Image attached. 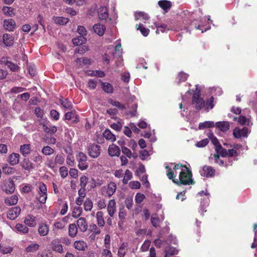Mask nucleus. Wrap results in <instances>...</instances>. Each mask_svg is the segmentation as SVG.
Listing matches in <instances>:
<instances>
[{
	"label": "nucleus",
	"mask_w": 257,
	"mask_h": 257,
	"mask_svg": "<svg viewBox=\"0 0 257 257\" xmlns=\"http://www.w3.org/2000/svg\"><path fill=\"white\" fill-rule=\"evenodd\" d=\"M88 74L98 77H103L105 76L104 72L101 70L92 71L91 73H88Z\"/></svg>",
	"instance_id": "nucleus-62"
},
{
	"label": "nucleus",
	"mask_w": 257,
	"mask_h": 257,
	"mask_svg": "<svg viewBox=\"0 0 257 257\" xmlns=\"http://www.w3.org/2000/svg\"><path fill=\"white\" fill-rule=\"evenodd\" d=\"M65 118L73 123H77L79 121V117L75 110L66 112L65 114Z\"/></svg>",
	"instance_id": "nucleus-17"
},
{
	"label": "nucleus",
	"mask_w": 257,
	"mask_h": 257,
	"mask_svg": "<svg viewBox=\"0 0 257 257\" xmlns=\"http://www.w3.org/2000/svg\"><path fill=\"white\" fill-rule=\"evenodd\" d=\"M135 17L136 20H143L145 22H146V21L148 20L149 18L148 15L143 12H138L135 13Z\"/></svg>",
	"instance_id": "nucleus-45"
},
{
	"label": "nucleus",
	"mask_w": 257,
	"mask_h": 257,
	"mask_svg": "<svg viewBox=\"0 0 257 257\" xmlns=\"http://www.w3.org/2000/svg\"><path fill=\"white\" fill-rule=\"evenodd\" d=\"M115 46L114 49V52L113 55L114 56L120 57L122 54V49L121 47L120 40H117L115 41Z\"/></svg>",
	"instance_id": "nucleus-36"
},
{
	"label": "nucleus",
	"mask_w": 257,
	"mask_h": 257,
	"mask_svg": "<svg viewBox=\"0 0 257 257\" xmlns=\"http://www.w3.org/2000/svg\"><path fill=\"white\" fill-rule=\"evenodd\" d=\"M103 136L106 140H108L111 142H114L116 140L115 136L108 129L105 130L103 133Z\"/></svg>",
	"instance_id": "nucleus-28"
},
{
	"label": "nucleus",
	"mask_w": 257,
	"mask_h": 257,
	"mask_svg": "<svg viewBox=\"0 0 257 257\" xmlns=\"http://www.w3.org/2000/svg\"><path fill=\"white\" fill-rule=\"evenodd\" d=\"M1 63L2 64L7 66L13 71H18L19 70V67L17 64L11 62L9 58H2L1 60Z\"/></svg>",
	"instance_id": "nucleus-12"
},
{
	"label": "nucleus",
	"mask_w": 257,
	"mask_h": 257,
	"mask_svg": "<svg viewBox=\"0 0 257 257\" xmlns=\"http://www.w3.org/2000/svg\"><path fill=\"white\" fill-rule=\"evenodd\" d=\"M215 126L219 129L221 131L226 132L229 130L230 125L228 121H222L216 122L215 123Z\"/></svg>",
	"instance_id": "nucleus-21"
},
{
	"label": "nucleus",
	"mask_w": 257,
	"mask_h": 257,
	"mask_svg": "<svg viewBox=\"0 0 257 257\" xmlns=\"http://www.w3.org/2000/svg\"><path fill=\"white\" fill-rule=\"evenodd\" d=\"M87 150L89 156L92 158H97L101 153L100 146L94 143L89 144Z\"/></svg>",
	"instance_id": "nucleus-4"
},
{
	"label": "nucleus",
	"mask_w": 257,
	"mask_h": 257,
	"mask_svg": "<svg viewBox=\"0 0 257 257\" xmlns=\"http://www.w3.org/2000/svg\"><path fill=\"white\" fill-rule=\"evenodd\" d=\"M93 28L94 32L99 36H102L105 30V26L100 24H95Z\"/></svg>",
	"instance_id": "nucleus-24"
},
{
	"label": "nucleus",
	"mask_w": 257,
	"mask_h": 257,
	"mask_svg": "<svg viewBox=\"0 0 257 257\" xmlns=\"http://www.w3.org/2000/svg\"><path fill=\"white\" fill-rule=\"evenodd\" d=\"M116 190V185L113 182H109L106 186H103L101 188L102 194L107 196L108 197L112 196Z\"/></svg>",
	"instance_id": "nucleus-7"
},
{
	"label": "nucleus",
	"mask_w": 257,
	"mask_h": 257,
	"mask_svg": "<svg viewBox=\"0 0 257 257\" xmlns=\"http://www.w3.org/2000/svg\"><path fill=\"white\" fill-rule=\"evenodd\" d=\"M20 155L17 153H12L9 157L10 164L14 166L17 164L19 162Z\"/></svg>",
	"instance_id": "nucleus-32"
},
{
	"label": "nucleus",
	"mask_w": 257,
	"mask_h": 257,
	"mask_svg": "<svg viewBox=\"0 0 257 257\" xmlns=\"http://www.w3.org/2000/svg\"><path fill=\"white\" fill-rule=\"evenodd\" d=\"M64 158L61 154H57L55 159V163L56 164L62 165L64 162Z\"/></svg>",
	"instance_id": "nucleus-63"
},
{
	"label": "nucleus",
	"mask_w": 257,
	"mask_h": 257,
	"mask_svg": "<svg viewBox=\"0 0 257 257\" xmlns=\"http://www.w3.org/2000/svg\"><path fill=\"white\" fill-rule=\"evenodd\" d=\"M15 169L14 168L9 166L8 165H5L3 167V171L5 174H12L15 172Z\"/></svg>",
	"instance_id": "nucleus-61"
},
{
	"label": "nucleus",
	"mask_w": 257,
	"mask_h": 257,
	"mask_svg": "<svg viewBox=\"0 0 257 257\" xmlns=\"http://www.w3.org/2000/svg\"><path fill=\"white\" fill-rule=\"evenodd\" d=\"M96 218L97 224L100 227H102L105 224V221L103 218V213L102 211H98L96 214Z\"/></svg>",
	"instance_id": "nucleus-31"
},
{
	"label": "nucleus",
	"mask_w": 257,
	"mask_h": 257,
	"mask_svg": "<svg viewBox=\"0 0 257 257\" xmlns=\"http://www.w3.org/2000/svg\"><path fill=\"white\" fill-rule=\"evenodd\" d=\"M100 80L98 79H90L88 82V87L91 89H94L97 83L99 82Z\"/></svg>",
	"instance_id": "nucleus-58"
},
{
	"label": "nucleus",
	"mask_w": 257,
	"mask_h": 257,
	"mask_svg": "<svg viewBox=\"0 0 257 257\" xmlns=\"http://www.w3.org/2000/svg\"><path fill=\"white\" fill-rule=\"evenodd\" d=\"M31 150L30 144H25L22 145L20 148L21 153L24 156H27L29 155Z\"/></svg>",
	"instance_id": "nucleus-39"
},
{
	"label": "nucleus",
	"mask_w": 257,
	"mask_h": 257,
	"mask_svg": "<svg viewBox=\"0 0 257 257\" xmlns=\"http://www.w3.org/2000/svg\"><path fill=\"white\" fill-rule=\"evenodd\" d=\"M24 222L26 225L31 227H34L36 224V218L33 215H28L26 217Z\"/></svg>",
	"instance_id": "nucleus-23"
},
{
	"label": "nucleus",
	"mask_w": 257,
	"mask_h": 257,
	"mask_svg": "<svg viewBox=\"0 0 257 257\" xmlns=\"http://www.w3.org/2000/svg\"><path fill=\"white\" fill-rule=\"evenodd\" d=\"M93 205V202L89 198H86L83 204L84 209L86 211H91Z\"/></svg>",
	"instance_id": "nucleus-46"
},
{
	"label": "nucleus",
	"mask_w": 257,
	"mask_h": 257,
	"mask_svg": "<svg viewBox=\"0 0 257 257\" xmlns=\"http://www.w3.org/2000/svg\"><path fill=\"white\" fill-rule=\"evenodd\" d=\"M38 192V194L37 196L38 200L41 203H45L47 199V189L44 183L41 182L39 184Z\"/></svg>",
	"instance_id": "nucleus-3"
},
{
	"label": "nucleus",
	"mask_w": 257,
	"mask_h": 257,
	"mask_svg": "<svg viewBox=\"0 0 257 257\" xmlns=\"http://www.w3.org/2000/svg\"><path fill=\"white\" fill-rule=\"evenodd\" d=\"M155 27L157 28L156 33L159 34V31H161L162 33L166 32V30H174V31H179L180 30H182V28H178L175 27V28H167V26L165 24L160 25L157 23H154Z\"/></svg>",
	"instance_id": "nucleus-16"
},
{
	"label": "nucleus",
	"mask_w": 257,
	"mask_h": 257,
	"mask_svg": "<svg viewBox=\"0 0 257 257\" xmlns=\"http://www.w3.org/2000/svg\"><path fill=\"white\" fill-rule=\"evenodd\" d=\"M200 196L203 197L201 198L200 209L199 212L201 214L206 212V208L208 206L209 203V194L207 192L201 191L198 193Z\"/></svg>",
	"instance_id": "nucleus-5"
},
{
	"label": "nucleus",
	"mask_w": 257,
	"mask_h": 257,
	"mask_svg": "<svg viewBox=\"0 0 257 257\" xmlns=\"http://www.w3.org/2000/svg\"><path fill=\"white\" fill-rule=\"evenodd\" d=\"M212 159H213L214 162L216 164H218L219 166H227V165L224 163V160L220 159L219 156L218 155H214L213 157H210Z\"/></svg>",
	"instance_id": "nucleus-50"
},
{
	"label": "nucleus",
	"mask_w": 257,
	"mask_h": 257,
	"mask_svg": "<svg viewBox=\"0 0 257 257\" xmlns=\"http://www.w3.org/2000/svg\"><path fill=\"white\" fill-rule=\"evenodd\" d=\"M248 130L247 127H244L242 129L237 127L234 128L233 132V135L235 138L239 139L241 137H246L247 136Z\"/></svg>",
	"instance_id": "nucleus-13"
},
{
	"label": "nucleus",
	"mask_w": 257,
	"mask_h": 257,
	"mask_svg": "<svg viewBox=\"0 0 257 257\" xmlns=\"http://www.w3.org/2000/svg\"><path fill=\"white\" fill-rule=\"evenodd\" d=\"M20 207L16 206L11 208L8 212L7 217L11 220L15 219L21 213Z\"/></svg>",
	"instance_id": "nucleus-11"
},
{
	"label": "nucleus",
	"mask_w": 257,
	"mask_h": 257,
	"mask_svg": "<svg viewBox=\"0 0 257 257\" xmlns=\"http://www.w3.org/2000/svg\"><path fill=\"white\" fill-rule=\"evenodd\" d=\"M3 43L7 46H11L13 44L14 38L9 34H5L3 37Z\"/></svg>",
	"instance_id": "nucleus-26"
},
{
	"label": "nucleus",
	"mask_w": 257,
	"mask_h": 257,
	"mask_svg": "<svg viewBox=\"0 0 257 257\" xmlns=\"http://www.w3.org/2000/svg\"><path fill=\"white\" fill-rule=\"evenodd\" d=\"M108 153L111 157H118L120 154V150L117 146L112 144L108 148Z\"/></svg>",
	"instance_id": "nucleus-18"
},
{
	"label": "nucleus",
	"mask_w": 257,
	"mask_h": 257,
	"mask_svg": "<svg viewBox=\"0 0 257 257\" xmlns=\"http://www.w3.org/2000/svg\"><path fill=\"white\" fill-rule=\"evenodd\" d=\"M77 225L74 223L70 224L69 226L68 232L69 235L72 237H75L77 233Z\"/></svg>",
	"instance_id": "nucleus-40"
},
{
	"label": "nucleus",
	"mask_w": 257,
	"mask_h": 257,
	"mask_svg": "<svg viewBox=\"0 0 257 257\" xmlns=\"http://www.w3.org/2000/svg\"><path fill=\"white\" fill-rule=\"evenodd\" d=\"M86 41V39L83 36H80L72 40L73 44L75 46H79L84 44Z\"/></svg>",
	"instance_id": "nucleus-43"
},
{
	"label": "nucleus",
	"mask_w": 257,
	"mask_h": 257,
	"mask_svg": "<svg viewBox=\"0 0 257 257\" xmlns=\"http://www.w3.org/2000/svg\"><path fill=\"white\" fill-rule=\"evenodd\" d=\"M15 230L20 233L26 234L29 231V228L26 225L17 223L15 226Z\"/></svg>",
	"instance_id": "nucleus-38"
},
{
	"label": "nucleus",
	"mask_w": 257,
	"mask_h": 257,
	"mask_svg": "<svg viewBox=\"0 0 257 257\" xmlns=\"http://www.w3.org/2000/svg\"><path fill=\"white\" fill-rule=\"evenodd\" d=\"M214 97L211 96L208 100H207L205 106H204L206 110L207 111L212 109L214 106Z\"/></svg>",
	"instance_id": "nucleus-51"
},
{
	"label": "nucleus",
	"mask_w": 257,
	"mask_h": 257,
	"mask_svg": "<svg viewBox=\"0 0 257 257\" xmlns=\"http://www.w3.org/2000/svg\"><path fill=\"white\" fill-rule=\"evenodd\" d=\"M215 151L217 155L221 156L222 157H232L237 155L236 151L234 149H232L227 150L226 149L223 148L221 145L220 146L216 147V148H215Z\"/></svg>",
	"instance_id": "nucleus-6"
},
{
	"label": "nucleus",
	"mask_w": 257,
	"mask_h": 257,
	"mask_svg": "<svg viewBox=\"0 0 257 257\" xmlns=\"http://www.w3.org/2000/svg\"><path fill=\"white\" fill-rule=\"evenodd\" d=\"M166 254L165 257H170L171 255L177 254L178 250L174 247H169L165 250Z\"/></svg>",
	"instance_id": "nucleus-55"
},
{
	"label": "nucleus",
	"mask_w": 257,
	"mask_h": 257,
	"mask_svg": "<svg viewBox=\"0 0 257 257\" xmlns=\"http://www.w3.org/2000/svg\"><path fill=\"white\" fill-rule=\"evenodd\" d=\"M101 87L103 90L107 93H112L113 92L112 85L108 82H102Z\"/></svg>",
	"instance_id": "nucleus-37"
},
{
	"label": "nucleus",
	"mask_w": 257,
	"mask_h": 257,
	"mask_svg": "<svg viewBox=\"0 0 257 257\" xmlns=\"http://www.w3.org/2000/svg\"><path fill=\"white\" fill-rule=\"evenodd\" d=\"M82 212V209L80 206H75L74 207L72 211V216L75 218H78Z\"/></svg>",
	"instance_id": "nucleus-49"
},
{
	"label": "nucleus",
	"mask_w": 257,
	"mask_h": 257,
	"mask_svg": "<svg viewBox=\"0 0 257 257\" xmlns=\"http://www.w3.org/2000/svg\"><path fill=\"white\" fill-rule=\"evenodd\" d=\"M44 131L48 134H55L57 132V127L52 125H49V126L44 125L43 126Z\"/></svg>",
	"instance_id": "nucleus-47"
},
{
	"label": "nucleus",
	"mask_w": 257,
	"mask_h": 257,
	"mask_svg": "<svg viewBox=\"0 0 257 257\" xmlns=\"http://www.w3.org/2000/svg\"><path fill=\"white\" fill-rule=\"evenodd\" d=\"M74 246L77 250L83 251L87 248V245L83 240H76L74 243Z\"/></svg>",
	"instance_id": "nucleus-29"
},
{
	"label": "nucleus",
	"mask_w": 257,
	"mask_h": 257,
	"mask_svg": "<svg viewBox=\"0 0 257 257\" xmlns=\"http://www.w3.org/2000/svg\"><path fill=\"white\" fill-rule=\"evenodd\" d=\"M188 77V75L185 73H184L183 72H180L178 75L177 78V83H179L182 81H185L186 80Z\"/></svg>",
	"instance_id": "nucleus-57"
},
{
	"label": "nucleus",
	"mask_w": 257,
	"mask_h": 257,
	"mask_svg": "<svg viewBox=\"0 0 257 257\" xmlns=\"http://www.w3.org/2000/svg\"><path fill=\"white\" fill-rule=\"evenodd\" d=\"M22 167L23 169L30 171L33 168V164L28 160L25 159L22 163Z\"/></svg>",
	"instance_id": "nucleus-48"
},
{
	"label": "nucleus",
	"mask_w": 257,
	"mask_h": 257,
	"mask_svg": "<svg viewBox=\"0 0 257 257\" xmlns=\"http://www.w3.org/2000/svg\"><path fill=\"white\" fill-rule=\"evenodd\" d=\"M40 245L37 243H32L29 244L25 249L26 252L28 253H34L38 250Z\"/></svg>",
	"instance_id": "nucleus-30"
},
{
	"label": "nucleus",
	"mask_w": 257,
	"mask_h": 257,
	"mask_svg": "<svg viewBox=\"0 0 257 257\" xmlns=\"http://www.w3.org/2000/svg\"><path fill=\"white\" fill-rule=\"evenodd\" d=\"M90 229L91 231L94 235L99 234L101 232V229H100V228L95 224L90 225Z\"/></svg>",
	"instance_id": "nucleus-60"
},
{
	"label": "nucleus",
	"mask_w": 257,
	"mask_h": 257,
	"mask_svg": "<svg viewBox=\"0 0 257 257\" xmlns=\"http://www.w3.org/2000/svg\"><path fill=\"white\" fill-rule=\"evenodd\" d=\"M132 173L129 170H126L125 172L124 175L122 180L123 184H127L128 181L132 178Z\"/></svg>",
	"instance_id": "nucleus-56"
},
{
	"label": "nucleus",
	"mask_w": 257,
	"mask_h": 257,
	"mask_svg": "<svg viewBox=\"0 0 257 257\" xmlns=\"http://www.w3.org/2000/svg\"><path fill=\"white\" fill-rule=\"evenodd\" d=\"M91 63V61L90 59L87 58H77L74 62L75 66L77 67H87Z\"/></svg>",
	"instance_id": "nucleus-14"
},
{
	"label": "nucleus",
	"mask_w": 257,
	"mask_h": 257,
	"mask_svg": "<svg viewBox=\"0 0 257 257\" xmlns=\"http://www.w3.org/2000/svg\"><path fill=\"white\" fill-rule=\"evenodd\" d=\"M98 17L100 21H106L108 19L109 14L107 6H101L97 11Z\"/></svg>",
	"instance_id": "nucleus-9"
},
{
	"label": "nucleus",
	"mask_w": 257,
	"mask_h": 257,
	"mask_svg": "<svg viewBox=\"0 0 257 257\" xmlns=\"http://www.w3.org/2000/svg\"><path fill=\"white\" fill-rule=\"evenodd\" d=\"M215 170L211 166H205L200 171V173L201 176L207 178L213 176Z\"/></svg>",
	"instance_id": "nucleus-10"
},
{
	"label": "nucleus",
	"mask_w": 257,
	"mask_h": 257,
	"mask_svg": "<svg viewBox=\"0 0 257 257\" xmlns=\"http://www.w3.org/2000/svg\"><path fill=\"white\" fill-rule=\"evenodd\" d=\"M107 211L110 217H113L116 211V203L114 199L109 201L107 207Z\"/></svg>",
	"instance_id": "nucleus-20"
},
{
	"label": "nucleus",
	"mask_w": 257,
	"mask_h": 257,
	"mask_svg": "<svg viewBox=\"0 0 257 257\" xmlns=\"http://www.w3.org/2000/svg\"><path fill=\"white\" fill-rule=\"evenodd\" d=\"M4 28L8 31H13L16 26L15 22L13 19H7L4 21Z\"/></svg>",
	"instance_id": "nucleus-19"
},
{
	"label": "nucleus",
	"mask_w": 257,
	"mask_h": 257,
	"mask_svg": "<svg viewBox=\"0 0 257 257\" xmlns=\"http://www.w3.org/2000/svg\"><path fill=\"white\" fill-rule=\"evenodd\" d=\"M77 224L81 231L85 232L87 230L88 225L86 220L84 218H79L77 221Z\"/></svg>",
	"instance_id": "nucleus-22"
},
{
	"label": "nucleus",
	"mask_w": 257,
	"mask_h": 257,
	"mask_svg": "<svg viewBox=\"0 0 257 257\" xmlns=\"http://www.w3.org/2000/svg\"><path fill=\"white\" fill-rule=\"evenodd\" d=\"M49 231V226L45 223L41 224L38 227V232L41 236H46Z\"/></svg>",
	"instance_id": "nucleus-25"
},
{
	"label": "nucleus",
	"mask_w": 257,
	"mask_h": 257,
	"mask_svg": "<svg viewBox=\"0 0 257 257\" xmlns=\"http://www.w3.org/2000/svg\"><path fill=\"white\" fill-rule=\"evenodd\" d=\"M3 11L5 15L8 16L12 17L15 15L14 9L12 7H4Z\"/></svg>",
	"instance_id": "nucleus-53"
},
{
	"label": "nucleus",
	"mask_w": 257,
	"mask_h": 257,
	"mask_svg": "<svg viewBox=\"0 0 257 257\" xmlns=\"http://www.w3.org/2000/svg\"><path fill=\"white\" fill-rule=\"evenodd\" d=\"M208 137L215 146V149L216 148V147L220 146L217 139L214 136L213 133L211 132L209 133L208 134Z\"/></svg>",
	"instance_id": "nucleus-52"
},
{
	"label": "nucleus",
	"mask_w": 257,
	"mask_h": 257,
	"mask_svg": "<svg viewBox=\"0 0 257 257\" xmlns=\"http://www.w3.org/2000/svg\"><path fill=\"white\" fill-rule=\"evenodd\" d=\"M215 126V123L213 121H205L203 122H201L199 124L198 128L199 130H203L205 128L213 127Z\"/></svg>",
	"instance_id": "nucleus-42"
},
{
	"label": "nucleus",
	"mask_w": 257,
	"mask_h": 257,
	"mask_svg": "<svg viewBox=\"0 0 257 257\" xmlns=\"http://www.w3.org/2000/svg\"><path fill=\"white\" fill-rule=\"evenodd\" d=\"M121 151L124 156L128 158H133L136 159L137 158L138 155L136 153H132L131 151L125 147H121Z\"/></svg>",
	"instance_id": "nucleus-27"
},
{
	"label": "nucleus",
	"mask_w": 257,
	"mask_h": 257,
	"mask_svg": "<svg viewBox=\"0 0 257 257\" xmlns=\"http://www.w3.org/2000/svg\"><path fill=\"white\" fill-rule=\"evenodd\" d=\"M54 22L58 25H65L69 22V19L63 17H53Z\"/></svg>",
	"instance_id": "nucleus-35"
},
{
	"label": "nucleus",
	"mask_w": 257,
	"mask_h": 257,
	"mask_svg": "<svg viewBox=\"0 0 257 257\" xmlns=\"http://www.w3.org/2000/svg\"><path fill=\"white\" fill-rule=\"evenodd\" d=\"M2 189L7 193H12L15 189L14 182L12 180H8L5 182Z\"/></svg>",
	"instance_id": "nucleus-15"
},
{
	"label": "nucleus",
	"mask_w": 257,
	"mask_h": 257,
	"mask_svg": "<svg viewBox=\"0 0 257 257\" xmlns=\"http://www.w3.org/2000/svg\"><path fill=\"white\" fill-rule=\"evenodd\" d=\"M52 249L59 253H62L63 251V246L57 240H53L52 242Z\"/></svg>",
	"instance_id": "nucleus-34"
},
{
	"label": "nucleus",
	"mask_w": 257,
	"mask_h": 257,
	"mask_svg": "<svg viewBox=\"0 0 257 257\" xmlns=\"http://www.w3.org/2000/svg\"><path fill=\"white\" fill-rule=\"evenodd\" d=\"M87 159L86 155L82 152L79 153L77 156V160L78 162V167L81 171L86 170L88 167Z\"/></svg>",
	"instance_id": "nucleus-8"
},
{
	"label": "nucleus",
	"mask_w": 257,
	"mask_h": 257,
	"mask_svg": "<svg viewBox=\"0 0 257 257\" xmlns=\"http://www.w3.org/2000/svg\"><path fill=\"white\" fill-rule=\"evenodd\" d=\"M233 120L235 121H237L239 124L244 125L246 123L247 119L246 118L242 115L239 116V117H233Z\"/></svg>",
	"instance_id": "nucleus-59"
},
{
	"label": "nucleus",
	"mask_w": 257,
	"mask_h": 257,
	"mask_svg": "<svg viewBox=\"0 0 257 257\" xmlns=\"http://www.w3.org/2000/svg\"><path fill=\"white\" fill-rule=\"evenodd\" d=\"M158 5L165 11H168L171 7V2L166 0L160 1L158 2Z\"/></svg>",
	"instance_id": "nucleus-41"
},
{
	"label": "nucleus",
	"mask_w": 257,
	"mask_h": 257,
	"mask_svg": "<svg viewBox=\"0 0 257 257\" xmlns=\"http://www.w3.org/2000/svg\"><path fill=\"white\" fill-rule=\"evenodd\" d=\"M42 153L46 156H50L52 155L54 153V150L51 148L50 146H47L42 150Z\"/></svg>",
	"instance_id": "nucleus-54"
},
{
	"label": "nucleus",
	"mask_w": 257,
	"mask_h": 257,
	"mask_svg": "<svg viewBox=\"0 0 257 257\" xmlns=\"http://www.w3.org/2000/svg\"><path fill=\"white\" fill-rule=\"evenodd\" d=\"M149 156L150 154L149 152L146 150H143L140 153V157L142 160L149 159Z\"/></svg>",
	"instance_id": "nucleus-64"
},
{
	"label": "nucleus",
	"mask_w": 257,
	"mask_h": 257,
	"mask_svg": "<svg viewBox=\"0 0 257 257\" xmlns=\"http://www.w3.org/2000/svg\"><path fill=\"white\" fill-rule=\"evenodd\" d=\"M18 197L17 195H14L5 199V203L8 205H14L17 203Z\"/></svg>",
	"instance_id": "nucleus-33"
},
{
	"label": "nucleus",
	"mask_w": 257,
	"mask_h": 257,
	"mask_svg": "<svg viewBox=\"0 0 257 257\" xmlns=\"http://www.w3.org/2000/svg\"><path fill=\"white\" fill-rule=\"evenodd\" d=\"M165 168L168 177L175 184L178 185L194 184L192 173L186 166L171 163L167 164Z\"/></svg>",
	"instance_id": "nucleus-1"
},
{
	"label": "nucleus",
	"mask_w": 257,
	"mask_h": 257,
	"mask_svg": "<svg viewBox=\"0 0 257 257\" xmlns=\"http://www.w3.org/2000/svg\"><path fill=\"white\" fill-rule=\"evenodd\" d=\"M200 95V91L196 87L193 94L192 104L197 110H200L205 106V101Z\"/></svg>",
	"instance_id": "nucleus-2"
},
{
	"label": "nucleus",
	"mask_w": 257,
	"mask_h": 257,
	"mask_svg": "<svg viewBox=\"0 0 257 257\" xmlns=\"http://www.w3.org/2000/svg\"><path fill=\"white\" fill-rule=\"evenodd\" d=\"M136 28L137 30H140L141 34L145 37H147L149 34V29L145 28L142 24L136 25Z\"/></svg>",
	"instance_id": "nucleus-44"
}]
</instances>
